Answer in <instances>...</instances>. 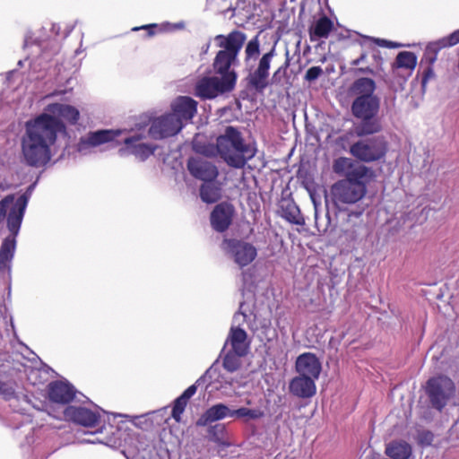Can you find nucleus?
I'll return each instance as SVG.
<instances>
[{
	"label": "nucleus",
	"mask_w": 459,
	"mask_h": 459,
	"mask_svg": "<svg viewBox=\"0 0 459 459\" xmlns=\"http://www.w3.org/2000/svg\"><path fill=\"white\" fill-rule=\"evenodd\" d=\"M75 393L76 391L71 384L60 380L52 381L48 385V399L56 403H70L74 401Z\"/></svg>",
	"instance_id": "obj_15"
},
{
	"label": "nucleus",
	"mask_w": 459,
	"mask_h": 459,
	"mask_svg": "<svg viewBox=\"0 0 459 459\" xmlns=\"http://www.w3.org/2000/svg\"><path fill=\"white\" fill-rule=\"evenodd\" d=\"M16 249V238L7 236L0 247V270H10Z\"/></svg>",
	"instance_id": "obj_30"
},
{
	"label": "nucleus",
	"mask_w": 459,
	"mask_h": 459,
	"mask_svg": "<svg viewBox=\"0 0 459 459\" xmlns=\"http://www.w3.org/2000/svg\"><path fill=\"white\" fill-rule=\"evenodd\" d=\"M264 416V412L260 409H248L241 407L237 410H233L230 412V417H236L238 419L245 420H258Z\"/></svg>",
	"instance_id": "obj_34"
},
{
	"label": "nucleus",
	"mask_w": 459,
	"mask_h": 459,
	"mask_svg": "<svg viewBox=\"0 0 459 459\" xmlns=\"http://www.w3.org/2000/svg\"><path fill=\"white\" fill-rule=\"evenodd\" d=\"M28 202L27 193L20 195L15 202L14 195H7L0 201V224L6 218L9 236H13L14 238L19 234Z\"/></svg>",
	"instance_id": "obj_5"
},
{
	"label": "nucleus",
	"mask_w": 459,
	"mask_h": 459,
	"mask_svg": "<svg viewBox=\"0 0 459 459\" xmlns=\"http://www.w3.org/2000/svg\"><path fill=\"white\" fill-rule=\"evenodd\" d=\"M14 387L11 382H4L0 380V395L5 399H10L14 395Z\"/></svg>",
	"instance_id": "obj_40"
},
{
	"label": "nucleus",
	"mask_w": 459,
	"mask_h": 459,
	"mask_svg": "<svg viewBox=\"0 0 459 459\" xmlns=\"http://www.w3.org/2000/svg\"><path fill=\"white\" fill-rule=\"evenodd\" d=\"M142 137L139 135L126 138L124 140L126 149L128 152L134 154L141 160H146L153 154L155 148L141 143Z\"/></svg>",
	"instance_id": "obj_27"
},
{
	"label": "nucleus",
	"mask_w": 459,
	"mask_h": 459,
	"mask_svg": "<svg viewBox=\"0 0 459 459\" xmlns=\"http://www.w3.org/2000/svg\"><path fill=\"white\" fill-rule=\"evenodd\" d=\"M208 434L212 441L220 443L226 436V427L221 423L210 426L208 429Z\"/></svg>",
	"instance_id": "obj_38"
},
{
	"label": "nucleus",
	"mask_w": 459,
	"mask_h": 459,
	"mask_svg": "<svg viewBox=\"0 0 459 459\" xmlns=\"http://www.w3.org/2000/svg\"><path fill=\"white\" fill-rule=\"evenodd\" d=\"M197 101L188 96L178 97L171 105L172 113L180 122L190 121L197 112Z\"/></svg>",
	"instance_id": "obj_17"
},
{
	"label": "nucleus",
	"mask_w": 459,
	"mask_h": 459,
	"mask_svg": "<svg viewBox=\"0 0 459 459\" xmlns=\"http://www.w3.org/2000/svg\"><path fill=\"white\" fill-rule=\"evenodd\" d=\"M295 368L299 375L318 379L322 366L318 358L314 353L304 352L297 358Z\"/></svg>",
	"instance_id": "obj_16"
},
{
	"label": "nucleus",
	"mask_w": 459,
	"mask_h": 459,
	"mask_svg": "<svg viewBox=\"0 0 459 459\" xmlns=\"http://www.w3.org/2000/svg\"><path fill=\"white\" fill-rule=\"evenodd\" d=\"M316 380L311 377L299 375L290 380L289 385L290 392L299 398H310L316 392Z\"/></svg>",
	"instance_id": "obj_20"
},
{
	"label": "nucleus",
	"mask_w": 459,
	"mask_h": 459,
	"mask_svg": "<svg viewBox=\"0 0 459 459\" xmlns=\"http://www.w3.org/2000/svg\"><path fill=\"white\" fill-rule=\"evenodd\" d=\"M186 168L193 178L204 182L215 181L219 176L216 165L204 157H190Z\"/></svg>",
	"instance_id": "obj_12"
},
{
	"label": "nucleus",
	"mask_w": 459,
	"mask_h": 459,
	"mask_svg": "<svg viewBox=\"0 0 459 459\" xmlns=\"http://www.w3.org/2000/svg\"><path fill=\"white\" fill-rule=\"evenodd\" d=\"M199 192L202 201L205 204H214L221 197V187L214 181L202 184Z\"/></svg>",
	"instance_id": "obj_33"
},
{
	"label": "nucleus",
	"mask_w": 459,
	"mask_h": 459,
	"mask_svg": "<svg viewBox=\"0 0 459 459\" xmlns=\"http://www.w3.org/2000/svg\"><path fill=\"white\" fill-rule=\"evenodd\" d=\"M247 334L240 327H231L228 340L231 345L232 351L238 356H245L247 353L248 344L247 343Z\"/></svg>",
	"instance_id": "obj_29"
},
{
	"label": "nucleus",
	"mask_w": 459,
	"mask_h": 459,
	"mask_svg": "<svg viewBox=\"0 0 459 459\" xmlns=\"http://www.w3.org/2000/svg\"><path fill=\"white\" fill-rule=\"evenodd\" d=\"M216 149L227 165L234 169H243L256 153V149L245 142L241 132L231 126H226L217 137Z\"/></svg>",
	"instance_id": "obj_3"
},
{
	"label": "nucleus",
	"mask_w": 459,
	"mask_h": 459,
	"mask_svg": "<svg viewBox=\"0 0 459 459\" xmlns=\"http://www.w3.org/2000/svg\"><path fill=\"white\" fill-rule=\"evenodd\" d=\"M322 73L323 70L320 66H312L306 72L305 79L308 82L315 81L321 75Z\"/></svg>",
	"instance_id": "obj_42"
},
{
	"label": "nucleus",
	"mask_w": 459,
	"mask_h": 459,
	"mask_svg": "<svg viewBox=\"0 0 459 459\" xmlns=\"http://www.w3.org/2000/svg\"><path fill=\"white\" fill-rule=\"evenodd\" d=\"M238 357L233 351H229L223 359V368L229 372H235L240 366Z\"/></svg>",
	"instance_id": "obj_37"
},
{
	"label": "nucleus",
	"mask_w": 459,
	"mask_h": 459,
	"mask_svg": "<svg viewBox=\"0 0 459 459\" xmlns=\"http://www.w3.org/2000/svg\"><path fill=\"white\" fill-rule=\"evenodd\" d=\"M234 88V76L224 78L203 77L195 84V95L203 100H211Z\"/></svg>",
	"instance_id": "obj_8"
},
{
	"label": "nucleus",
	"mask_w": 459,
	"mask_h": 459,
	"mask_svg": "<svg viewBox=\"0 0 459 459\" xmlns=\"http://www.w3.org/2000/svg\"><path fill=\"white\" fill-rule=\"evenodd\" d=\"M388 151V143L385 136L377 135L361 139L350 146V153L363 162H374L383 159Z\"/></svg>",
	"instance_id": "obj_6"
},
{
	"label": "nucleus",
	"mask_w": 459,
	"mask_h": 459,
	"mask_svg": "<svg viewBox=\"0 0 459 459\" xmlns=\"http://www.w3.org/2000/svg\"><path fill=\"white\" fill-rule=\"evenodd\" d=\"M459 43V29L452 32L446 37L438 40L429 42L426 47V56L429 63H435L437 58L438 52L446 48L455 46Z\"/></svg>",
	"instance_id": "obj_21"
},
{
	"label": "nucleus",
	"mask_w": 459,
	"mask_h": 459,
	"mask_svg": "<svg viewBox=\"0 0 459 459\" xmlns=\"http://www.w3.org/2000/svg\"><path fill=\"white\" fill-rule=\"evenodd\" d=\"M246 39V34L237 30L230 32L226 36L218 35L215 38V40L218 43V47L222 48L221 49V51L230 53L237 56H238V53L240 52Z\"/></svg>",
	"instance_id": "obj_18"
},
{
	"label": "nucleus",
	"mask_w": 459,
	"mask_h": 459,
	"mask_svg": "<svg viewBox=\"0 0 459 459\" xmlns=\"http://www.w3.org/2000/svg\"><path fill=\"white\" fill-rule=\"evenodd\" d=\"M235 207L229 202H221L214 206L210 214L212 228L220 233L225 232L232 224Z\"/></svg>",
	"instance_id": "obj_13"
},
{
	"label": "nucleus",
	"mask_w": 459,
	"mask_h": 459,
	"mask_svg": "<svg viewBox=\"0 0 459 459\" xmlns=\"http://www.w3.org/2000/svg\"><path fill=\"white\" fill-rule=\"evenodd\" d=\"M117 130H98L90 132L85 138L81 139V144L90 147H96L100 144L112 142L118 134Z\"/></svg>",
	"instance_id": "obj_28"
},
{
	"label": "nucleus",
	"mask_w": 459,
	"mask_h": 459,
	"mask_svg": "<svg viewBox=\"0 0 459 459\" xmlns=\"http://www.w3.org/2000/svg\"><path fill=\"white\" fill-rule=\"evenodd\" d=\"M221 247L227 254L232 256L234 262L240 268L250 264L257 256L255 247L242 239L224 238Z\"/></svg>",
	"instance_id": "obj_9"
},
{
	"label": "nucleus",
	"mask_w": 459,
	"mask_h": 459,
	"mask_svg": "<svg viewBox=\"0 0 459 459\" xmlns=\"http://www.w3.org/2000/svg\"><path fill=\"white\" fill-rule=\"evenodd\" d=\"M64 418L83 427H95L100 420V414L82 406L69 405L64 410Z\"/></svg>",
	"instance_id": "obj_14"
},
{
	"label": "nucleus",
	"mask_w": 459,
	"mask_h": 459,
	"mask_svg": "<svg viewBox=\"0 0 459 459\" xmlns=\"http://www.w3.org/2000/svg\"><path fill=\"white\" fill-rule=\"evenodd\" d=\"M350 91L355 97L351 103V113L359 120L355 126L356 134L362 137L379 133L382 130L377 116L380 99L375 94V81L367 77L359 78L353 82Z\"/></svg>",
	"instance_id": "obj_2"
},
{
	"label": "nucleus",
	"mask_w": 459,
	"mask_h": 459,
	"mask_svg": "<svg viewBox=\"0 0 459 459\" xmlns=\"http://www.w3.org/2000/svg\"><path fill=\"white\" fill-rule=\"evenodd\" d=\"M455 392L454 382L447 377H431L426 385V394L433 408L441 411Z\"/></svg>",
	"instance_id": "obj_7"
},
{
	"label": "nucleus",
	"mask_w": 459,
	"mask_h": 459,
	"mask_svg": "<svg viewBox=\"0 0 459 459\" xmlns=\"http://www.w3.org/2000/svg\"><path fill=\"white\" fill-rule=\"evenodd\" d=\"M199 381L200 379H198L195 384L188 386L181 395L174 400L171 417L177 423H180L182 421V414L184 413L189 400L195 394Z\"/></svg>",
	"instance_id": "obj_22"
},
{
	"label": "nucleus",
	"mask_w": 459,
	"mask_h": 459,
	"mask_svg": "<svg viewBox=\"0 0 459 459\" xmlns=\"http://www.w3.org/2000/svg\"><path fill=\"white\" fill-rule=\"evenodd\" d=\"M417 56L413 52L402 51L398 53L394 62L392 65L394 73H397L399 69H405L408 71V76H410L416 67Z\"/></svg>",
	"instance_id": "obj_32"
},
{
	"label": "nucleus",
	"mask_w": 459,
	"mask_h": 459,
	"mask_svg": "<svg viewBox=\"0 0 459 459\" xmlns=\"http://www.w3.org/2000/svg\"><path fill=\"white\" fill-rule=\"evenodd\" d=\"M367 56H368L367 53L363 52L360 54V56L358 58H356L351 62V70L354 74H374L373 69L370 68L369 65H364Z\"/></svg>",
	"instance_id": "obj_35"
},
{
	"label": "nucleus",
	"mask_w": 459,
	"mask_h": 459,
	"mask_svg": "<svg viewBox=\"0 0 459 459\" xmlns=\"http://www.w3.org/2000/svg\"><path fill=\"white\" fill-rule=\"evenodd\" d=\"M45 110L47 112L46 114L59 120L64 126L65 124L62 120L71 125H75L80 118L79 110L75 107L68 104L51 103L46 107Z\"/></svg>",
	"instance_id": "obj_19"
},
{
	"label": "nucleus",
	"mask_w": 459,
	"mask_h": 459,
	"mask_svg": "<svg viewBox=\"0 0 459 459\" xmlns=\"http://www.w3.org/2000/svg\"><path fill=\"white\" fill-rule=\"evenodd\" d=\"M260 53V42L258 35L255 36L249 40L245 48V60L247 61L252 58L257 57Z\"/></svg>",
	"instance_id": "obj_36"
},
{
	"label": "nucleus",
	"mask_w": 459,
	"mask_h": 459,
	"mask_svg": "<svg viewBox=\"0 0 459 459\" xmlns=\"http://www.w3.org/2000/svg\"><path fill=\"white\" fill-rule=\"evenodd\" d=\"M280 215L288 222L303 226L305 219L300 212L299 206L292 199H282L280 203Z\"/></svg>",
	"instance_id": "obj_25"
},
{
	"label": "nucleus",
	"mask_w": 459,
	"mask_h": 459,
	"mask_svg": "<svg viewBox=\"0 0 459 459\" xmlns=\"http://www.w3.org/2000/svg\"><path fill=\"white\" fill-rule=\"evenodd\" d=\"M246 403H247V405H250V404H252V402H251V400H247V401H246Z\"/></svg>",
	"instance_id": "obj_45"
},
{
	"label": "nucleus",
	"mask_w": 459,
	"mask_h": 459,
	"mask_svg": "<svg viewBox=\"0 0 459 459\" xmlns=\"http://www.w3.org/2000/svg\"><path fill=\"white\" fill-rule=\"evenodd\" d=\"M351 178L340 179L331 187V195L336 206L355 204L361 200L367 193V184L374 177L371 169H360L351 173Z\"/></svg>",
	"instance_id": "obj_4"
},
{
	"label": "nucleus",
	"mask_w": 459,
	"mask_h": 459,
	"mask_svg": "<svg viewBox=\"0 0 459 459\" xmlns=\"http://www.w3.org/2000/svg\"><path fill=\"white\" fill-rule=\"evenodd\" d=\"M231 410L224 403H216L208 408L197 420L196 425L199 427L208 426L209 424L223 420L227 416L230 417Z\"/></svg>",
	"instance_id": "obj_24"
},
{
	"label": "nucleus",
	"mask_w": 459,
	"mask_h": 459,
	"mask_svg": "<svg viewBox=\"0 0 459 459\" xmlns=\"http://www.w3.org/2000/svg\"><path fill=\"white\" fill-rule=\"evenodd\" d=\"M374 41L377 46L382 47V48H397L401 47V44H399V43L390 41L387 39H375Z\"/></svg>",
	"instance_id": "obj_44"
},
{
	"label": "nucleus",
	"mask_w": 459,
	"mask_h": 459,
	"mask_svg": "<svg viewBox=\"0 0 459 459\" xmlns=\"http://www.w3.org/2000/svg\"><path fill=\"white\" fill-rule=\"evenodd\" d=\"M26 132L22 140V153L28 166L39 168L51 159L50 147L57 134L65 130L59 120L48 114H40L26 122Z\"/></svg>",
	"instance_id": "obj_1"
},
{
	"label": "nucleus",
	"mask_w": 459,
	"mask_h": 459,
	"mask_svg": "<svg viewBox=\"0 0 459 459\" xmlns=\"http://www.w3.org/2000/svg\"><path fill=\"white\" fill-rule=\"evenodd\" d=\"M426 50L424 51L423 56L421 58L420 64L423 63L427 64V67L424 69L422 74V79H421V87L423 90H425L426 85L428 82L434 77V71H433V65L434 63H429V60L426 58Z\"/></svg>",
	"instance_id": "obj_39"
},
{
	"label": "nucleus",
	"mask_w": 459,
	"mask_h": 459,
	"mask_svg": "<svg viewBox=\"0 0 459 459\" xmlns=\"http://www.w3.org/2000/svg\"><path fill=\"white\" fill-rule=\"evenodd\" d=\"M238 56L230 53H226L221 50L218 51L213 61V68L215 72L221 75V78L226 76H234V85L237 81V74L230 71V68L237 62Z\"/></svg>",
	"instance_id": "obj_23"
},
{
	"label": "nucleus",
	"mask_w": 459,
	"mask_h": 459,
	"mask_svg": "<svg viewBox=\"0 0 459 459\" xmlns=\"http://www.w3.org/2000/svg\"><path fill=\"white\" fill-rule=\"evenodd\" d=\"M183 127V123L174 115L166 114L155 118L150 128L149 134L153 139H162L177 134Z\"/></svg>",
	"instance_id": "obj_11"
},
{
	"label": "nucleus",
	"mask_w": 459,
	"mask_h": 459,
	"mask_svg": "<svg viewBox=\"0 0 459 459\" xmlns=\"http://www.w3.org/2000/svg\"><path fill=\"white\" fill-rule=\"evenodd\" d=\"M360 169H368L367 166L359 164L347 157H340L334 160L333 169L334 173L344 176L345 178H351L350 174L360 170Z\"/></svg>",
	"instance_id": "obj_31"
},
{
	"label": "nucleus",
	"mask_w": 459,
	"mask_h": 459,
	"mask_svg": "<svg viewBox=\"0 0 459 459\" xmlns=\"http://www.w3.org/2000/svg\"><path fill=\"white\" fill-rule=\"evenodd\" d=\"M274 56L275 48L273 47L270 51L264 53L259 58L256 68L250 72L247 77L248 86L257 91H263L269 85V71Z\"/></svg>",
	"instance_id": "obj_10"
},
{
	"label": "nucleus",
	"mask_w": 459,
	"mask_h": 459,
	"mask_svg": "<svg viewBox=\"0 0 459 459\" xmlns=\"http://www.w3.org/2000/svg\"><path fill=\"white\" fill-rule=\"evenodd\" d=\"M333 29V22L328 16L319 17L308 29L310 41L327 39Z\"/></svg>",
	"instance_id": "obj_26"
},
{
	"label": "nucleus",
	"mask_w": 459,
	"mask_h": 459,
	"mask_svg": "<svg viewBox=\"0 0 459 459\" xmlns=\"http://www.w3.org/2000/svg\"><path fill=\"white\" fill-rule=\"evenodd\" d=\"M290 65V61L289 59H287L284 64L282 65H281L273 74V77H272V83H277L280 82L281 80V77H280V74L281 73L285 74L286 73V70L287 68L289 67Z\"/></svg>",
	"instance_id": "obj_43"
},
{
	"label": "nucleus",
	"mask_w": 459,
	"mask_h": 459,
	"mask_svg": "<svg viewBox=\"0 0 459 459\" xmlns=\"http://www.w3.org/2000/svg\"><path fill=\"white\" fill-rule=\"evenodd\" d=\"M146 30V36L148 38L154 36L155 34H157L158 31L161 30V29L156 23L143 25L141 27H134L133 29V30Z\"/></svg>",
	"instance_id": "obj_41"
}]
</instances>
